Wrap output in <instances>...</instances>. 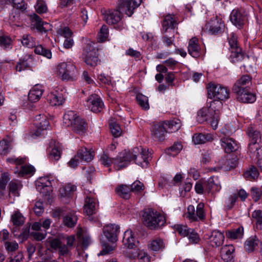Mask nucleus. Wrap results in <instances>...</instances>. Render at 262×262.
Returning a JSON list of instances; mask_svg holds the SVG:
<instances>
[{
  "label": "nucleus",
  "instance_id": "f257e3e1",
  "mask_svg": "<svg viewBox=\"0 0 262 262\" xmlns=\"http://www.w3.org/2000/svg\"><path fill=\"white\" fill-rule=\"evenodd\" d=\"M208 95L210 98H214L208 107H203L198 112L197 120L200 123L208 121L213 129L218 127L220 117L223 107V101L229 98L230 91L220 84L210 83L207 86Z\"/></svg>",
  "mask_w": 262,
  "mask_h": 262
},
{
  "label": "nucleus",
  "instance_id": "f03ea898",
  "mask_svg": "<svg viewBox=\"0 0 262 262\" xmlns=\"http://www.w3.org/2000/svg\"><path fill=\"white\" fill-rule=\"evenodd\" d=\"M149 152L147 150L144 149L142 146L137 147L132 151H124L119 154V159H116L115 165L118 169L125 167L128 162L135 160V163L142 167H147L148 165V158Z\"/></svg>",
  "mask_w": 262,
  "mask_h": 262
},
{
  "label": "nucleus",
  "instance_id": "7ed1b4c3",
  "mask_svg": "<svg viewBox=\"0 0 262 262\" xmlns=\"http://www.w3.org/2000/svg\"><path fill=\"white\" fill-rule=\"evenodd\" d=\"M141 3V0H118L117 9L105 11L104 18L109 25L117 24L121 21V12L130 16Z\"/></svg>",
  "mask_w": 262,
  "mask_h": 262
},
{
  "label": "nucleus",
  "instance_id": "20e7f679",
  "mask_svg": "<svg viewBox=\"0 0 262 262\" xmlns=\"http://www.w3.org/2000/svg\"><path fill=\"white\" fill-rule=\"evenodd\" d=\"M142 221L146 226L151 229H157L165 223L164 216L152 209L144 212L142 215Z\"/></svg>",
  "mask_w": 262,
  "mask_h": 262
},
{
  "label": "nucleus",
  "instance_id": "39448f33",
  "mask_svg": "<svg viewBox=\"0 0 262 262\" xmlns=\"http://www.w3.org/2000/svg\"><path fill=\"white\" fill-rule=\"evenodd\" d=\"M77 73V69L71 59L61 62L57 66V74L63 80L73 79Z\"/></svg>",
  "mask_w": 262,
  "mask_h": 262
},
{
  "label": "nucleus",
  "instance_id": "423d86ee",
  "mask_svg": "<svg viewBox=\"0 0 262 262\" xmlns=\"http://www.w3.org/2000/svg\"><path fill=\"white\" fill-rule=\"evenodd\" d=\"M35 120L37 122L35 123L36 129L28 135L29 139H35L43 136L46 134V131L50 128V123L46 116L39 114L36 116Z\"/></svg>",
  "mask_w": 262,
  "mask_h": 262
},
{
  "label": "nucleus",
  "instance_id": "0eeeda50",
  "mask_svg": "<svg viewBox=\"0 0 262 262\" xmlns=\"http://www.w3.org/2000/svg\"><path fill=\"white\" fill-rule=\"evenodd\" d=\"M228 39L231 49V61L235 63L244 59L246 56L242 52L241 49L237 46L236 36L231 33L229 36Z\"/></svg>",
  "mask_w": 262,
  "mask_h": 262
},
{
  "label": "nucleus",
  "instance_id": "6e6552de",
  "mask_svg": "<svg viewBox=\"0 0 262 262\" xmlns=\"http://www.w3.org/2000/svg\"><path fill=\"white\" fill-rule=\"evenodd\" d=\"M21 43L23 46L28 48L35 47L34 51L37 54L41 55L48 59L52 58V53L50 50L43 48L41 45L35 46L34 39L29 35H24L23 36Z\"/></svg>",
  "mask_w": 262,
  "mask_h": 262
},
{
  "label": "nucleus",
  "instance_id": "1a4fd4ad",
  "mask_svg": "<svg viewBox=\"0 0 262 262\" xmlns=\"http://www.w3.org/2000/svg\"><path fill=\"white\" fill-rule=\"evenodd\" d=\"M94 46V43H88L84 50L85 62L87 65L91 67L96 66L98 62L97 50Z\"/></svg>",
  "mask_w": 262,
  "mask_h": 262
},
{
  "label": "nucleus",
  "instance_id": "9d476101",
  "mask_svg": "<svg viewBox=\"0 0 262 262\" xmlns=\"http://www.w3.org/2000/svg\"><path fill=\"white\" fill-rule=\"evenodd\" d=\"M85 106L94 113L100 112L104 107V104L99 96L96 94L90 95L86 100Z\"/></svg>",
  "mask_w": 262,
  "mask_h": 262
},
{
  "label": "nucleus",
  "instance_id": "9b49d317",
  "mask_svg": "<svg viewBox=\"0 0 262 262\" xmlns=\"http://www.w3.org/2000/svg\"><path fill=\"white\" fill-rule=\"evenodd\" d=\"M206 30L212 34H216L222 32L224 28L225 25L222 19L217 16L212 18L205 26Z\"/></svg>",
  "mask_w": 262,
  "mask_h": 262
},
{
  "label": "nucleus",
  "instance_id": "f8f14e48",
  "mask_svg": "<svg viewBox=\"0 0 262 262\" xmlns=\"http://www.w3.org/2000/svg\"><path fill=\"white\" fill-rule=\"evenodd\" d=\"M103 232L109 242L115 243L118 239L120 227L115 224L107 225L103 227Z\"/></svg>",
  "mask_w": 262,
  "mask_h": 262
},
{
  "label": "nucleus",
  "instance_id": "ddd939ff",
  "mask_svg": "<svg viewBox=\"0 0 262 262\" xmlns=\"http://www.w3.org/2000/svg\"><path fill=\"white\" fill-rule=\"evenodd\" d=\"M53 182V180L48 177L39 178L36 182V189L40 193L47 195L51 191Z\"/></svg>",
  "mask_w": 262,
  "mask_h": 262
},
{
  "label": "nucleus",
  "instance_id": "4468645a",
  "mask_svg": "<svg viewBox=\"0 0 262 262\" xmlns=\"http://www.w3.org/2000/svg\"><path fill=\"white\" fill-rule=\"evenodd\" d=\"M247 134L250 141L249 144V150H254L257 149L259 147V143L261 141L260 133L254 128L250 127L247 129Z\"/></svg>",
  "mask_w": 262,
  "mask_h": 262
},
{
  "label": "nucleus",
  "instance_id": "2eb2a0df",
  "mask_svg": "<svg viewBox=\"0 0 262 262\" xmlns=\"http://www.w3.org/2000/svg\"><path fill=\"white\" fill-rule=\"evenodd\" d=\"M236 94L238 101L243 103H253L256 100V96L247 89L233 91Z\"/></svg>",
  "mask_w": 262,
  "mask_h": 262
},
{
  "label": "nucleus",
  "instance_id": "dca6fc26",
  "mask_svg": "<svg viewBox=\"0 0 262 262\" xmlns=\"http://www.w3.org/2000/svg\"><path fill=\"white\" fill-rule=\"evenodd\" d=\"M126 253L129 258L138 259L140 262H150V257L143 250L133 249L126 251Z\"/></svg>",
  "mask_w": 262,
  "mask_h": 262
},
{
  "label": "nucleus",
  "instance_id": "f3484780",
  "mask_svg": "<svg viewBox=\"0 0 262 262\" xmlns=\"http://www.w3.org/2000/svg\"><path fill=\"white\" fill-rule=\"evenodd\" d=\"M205 185V190L208 193L219 192L222 188L221 181L218 177L213 176L209 178Z\"/></svg>",
  "mask_w": 262,
  "mask_h": 262
},
{
  "label": "nucleus",
  "instance_id": "a211bd4d",
  "mask_svg": "<svg viewBox=\"0 0 262 262\" xmlns=\"http://www.w3.org/2000/svg\"><path fill=\"white\" fill-rule=\"evenodd\" d=\"M177 25L176 18L171 14L167 15L163 20L162 24V33L174 32V28Z\"/></svg>",
  "mask_w": 262,
  "mask_h": 262
},
{
  "label": "nucleus",
  "instance_id": "6ab92c4d",
  "mask_svg": "<svg viewBox=\"0 0 262 262\" xmlns=\"http://www.w3.org/2000/svg\"><path fill=\"white\" fill-rule=\"evenodd\" d=\"M166 129L163 123L155 124L151 128L152 137L155 140L161 141L164 139Z\"/></svg>",
  "mask_w": 262,
  "mask_h": 262
},
{
  "label": "nucleus",
  "instance_id": "aec40b11",
  "mask_svg": "<svg viewBox=\"0 0 262 262\" xmlns=\"http://www.w3.org/2000/svg\"><path fill=\"white\" fill-rule=\"evenodd\" d=\"M230 18L231 23L238 28H242L246 21L245 16L236 9L232 11Z\"/></svg>",
  "mask_w": 262,
  "mask_h": 262
},
{
  "label": "nucleus",
  "instance_id": "412c9836",
  "mask_svg": "<svg viewBox=\"0 0 262 262\" xmlns=\"http://www.w3.org/2000/svg\"><path fill=\"white\" fill-rule=\"evenodd\" d=\"M188 51L189 54L194 58H197L202 54L198 38L193 37L190 39L188 42Z\"/></svg>",
  "mask_w": 262,
  "mask_h": 262
},
{
  "label": "nucleus",
  "instance_id": "4be33fe9",
  "mask_svg": "<svg viewBox=\"0 0 262 262\" xmlns=\"http://www.w3.org/2000/svg\"><path fill=\"white\" fill-rule=\"evenodd\" d=\"M209 239L212 247H219L223 244L224 235L221 232L214 230L209 236Z\"/></svg>",
  "mask_w": 262,
  "mask_h": 262
},
{
  "label": "nucleus",
  "instance_id": "5701e85b",
  "mask_svg": "<svg viewBox=\"0 0 262 262\" xmlns=\"http://www.w3.org/2000/svg\"><path fill=\"white\" fill-rule=\"evenodd\" d=\"M222 146L226 152H231L237 150L238 145L236 142L232 138H223L221 139Z\"/></svg>",
  "mask_w": 262,
  "mask_h": 262
},
{
  "label": "nucleus",
  "instance_id": "b1692460",
  "mask_svg": "<svg viewBox=\"0 0 262 262\" xmlns=\"http://www.w3.org/2000/svg\"><path fill=\"white\" fill-rule=\"evenodd\" d=\"M234 251V248L232 245H225L223 247L221 250L222 259L226 262L232 261Z\"/></svg>",
  "mask_w": 262,
  "mask_h": 262
},
{
  "label": "nucleus",
  "instance_id": "393cba45",
  "mask_svg": "<svg viewBox=\"0 0 262 262\" xmlns=\"http://www.w3.org/2000/svg\"><path fill=\"white\" fill-rule=\"evenodd\" d=\"M87 127L85 121L79 117L71 128L75 133L81 135L85 133Z\"/></svg>",
  "mask_w": 262,
  "mask_h": 262
},
{
  "label": "nucleus",
  "instance_id": "a878e982",
  "mask_svg": "<svg viewBox=\"0 0 262 262\" xmlns=\"http://www.w3.org/2000/svg\"><path fill=\"white\" fill-rule=\"evenodd\" d=\"M79 117V116L75 112L68 111L63 115V123L66 126L71 128Z\"/></svg>",
  "mask_w": 262,
  "mask_h": 262
},
{
  "label": "nucleus",
  "instance_id": "bb28decb",
  "mask_svg": "<svg viewBox=\"0 0 262 262\" xmlns=\"http://www.w3.org/2000/svg\"><path fill=\"white\" fill-rule=\"evenodd\" d=\"M251 83V78L248 75H244L235 83L233 91L247 89Z\"/></svg>",
  "mask_w": 262,
  "mask_h": 262
},
{
  "label": "nucleus",
  "instance_id": "cd10ccee",
  "mask_svg": "<svg viewBox=\"0 0 262 262\" xmlns=\"http://www.w3.org/2000/svg\"><path fill=\"white\" fill-rule=\"evenodd\" d=\"M96 202L95 200L90 196H87L84 205V212L89 216L95 213L96 210Z\"/></svg>",
  "mask_w": 262,
  "mask_h": 262
},
{
  "label": "nucleus",
  "instance_id": "c85d7f7f",
  "mask_svg": "<svg viewBox=\"0 0 262 262\" xmlns=\"http://www.w3.org/2000/svg\"><path fill=\"white\" fill-rule=\"evenodd\" d=\"M123 243L128 250H132L135 246V238L133 232L127 230L124 233Z\"/></svg>",
  "mask_w": 262,
  "mask_h": 262
},
{
  "label": "nucleus",
  "instance_id": "c756f323",
  "mask_svg": "<svg viewBox=\"0 0 262 262\" xmlns=\"http://www.w3.org/2000/svg\"><path fill=\"white\" fill-rule=\"evenodd\" d=\"M43 93V90L39 85H35L30 91L28 94L29 100L35 102L39 100Z\"/></svg>",
  "mask_w": 262,
  "mask_h": 262
},
{
  "label": "nucleus",
  "instance_id": "7c9ffc66",
  "mask_svg": "<svg viewBox=\"0 0 262 262\" xmlns=\"http://www.w3.org/2000/svg\"><path fill=\"white\" fill-rule=\"evenodd\" d=\"M213 139V135L211 134H195L192 137V142L194 144H204L207 142L211 141Z\"/></svg>",
  "mask_w": 262,
  "mask_h": 262
},
{
  "label": "nucleus",
  "instance_id": "2f4dec72",
  "mask_svg": "<svg viewBox=\"0 0 262 262\" xmlns=\"http://www.w3.org/2000/svg\"><path fill=\"white\" fill-rule=\"evenodd\" d=\"M52 222V221L51 219L47 218L42 221L40 220L39 222L34 223L32 225L31 228L33 230L39 231L42 227L44 231L46 232V230L50 228Z\"/></svg>",
  "mask_w": 262,
  "mask_h": 262
},
{
  "label": "nucleus",
  "instance_id": "473e14b6",
  "mask_svg": "<svg viewBox=\"0 0 262 262\" xmlns=\"http://www.w3.org/2000/svg\"><path fill=\"white\" fill-rule=\"evenodd\" d=\"M32 23L33 26L41 31H46L50 29V25L47 23L42 22L41 18L36 14L32 16Z\"/></svg>",
  "mask_w": 262,
  "mask_h": 262
},
{
  "label": "nucleus",
  "instance_id": "72a5a7b5",
  "mask_svg": "<svg viewBox=\"0 0 262 262\" xmlns=\"http://www.w3.org/2000/svg\"><path fill=\"white\" fill-rule=\"evenodd\" d=\"M47 99L52 106L61 105L64 102V99L61 94L51 93L48 95Z\"/></svg>",
  "mask_w": 262,
  "mask_h": 262
},
{
  "label": "nucleus",
  "instance_id": "f704fd0d",
  "mask_svg": "<svg viewBox=\"0 0 262 262\" xmlns=\"http://www.w3.org/2000/svg\"><path fill=\"white\" fill-rule=\"evenodd\" d=\"M77 155L81 161H91L94 157V153L92 151L88 150L85 148H82L77 151Z\"/></svg>",
  "mask_w": 262,
  "mask_h": 262
},
{
  "label": "nucleus",
  "instance_id": "c9c22d12",
  "mask_svg": "<svg viewBox=\"0 0 262 262\" xmlns=\"http://www.w3.org/2000/svg\"><path fill=\"white\" fill-rule=\"evenodd\" d=\"M259 241L256 236H251L248 238L245 243V249L249 252L255 250L257 247Z\"/></svg>",
  "mask_w": 262,
  "mask_h": 262
},
{
  "label": "nucleus",
  "instance_id": "e433bc0d",
  "mask_svg": "<svg viewBox=\"0 0 262 262\" xmlns=\"http://www.w3.org/2000/svg\"><path fill=\"white\" fill-rule=\"evenodd\" d=\"M76 190V186L71 183L67 184L61 187L59 192L62 197H70Z\"/></svg>",
  "mask_w": 262,
  "mask_h": 262
},
{
  "label": "nucleus",
  "instance_id": "4c0bfd02",
  "mask_svg": "<svg viewBox=\"0 0 262 262\" xmlns=\"http://www.w3.org/2000/svg\"><path fill=\"white\" fill-rule=\"evenodd\" d=\"M149 249L153 251H160L165 248L163 241L161 238H156L150 242Z\"/></svg>",
  "mask_w": 262,
  "mask_h": 262
},
{
  "label": "nucleus",
  "instance_id": "58836bf2",
  "mask_svg": "<svg viewBox=\"0 0 262 262\" xmlns=\"http://www.w3.org/2000/svg\"><path fill=\"white\" fill-rule=\"evenodd\" d=\"M77 236L79 242L84 247H87L90 243V238L89 236L84 233V231L82 228H79L77 232Z\"/></svg>",
  "mask_w": 262,
  "mask_h": 262
},
{
  "label": "nucleus",
  "instance_id": "ea45409f",
  "mask_svg": "<svg viewBox=\"0 0 262 262\" xmlns=\"http://www.w3.org/2000/svg\"><path fill=\"white\" fill-rule=\"evenodd\" d=\"M117 194L121 197L127 199L130 196L131 190L129 186L126 185H121L116 189Z\"/></svg>",
  "mask_w": 262,
  "mask_h": 262
},
{
  "label": "nucleus",
  "instance_id": "a19ab883",
  "mask_svg": "<svg viewBox=\"0 0 262 262\" xmlns=\"http://www.w3.org/2000/svg\"><path fill=\"white\" fill-rule=\"evenodd\" d=\"M21 186L19 182H11L9 184V196L11 197L12 195L14 197L18 196V191L21 189Z\"/></svg>",
  "mask_w": 262,
  "mask_h": 262
},
{
  "label": "nucleus",
  "instance_id": "79ce46f5",
  "mask_svg": "<svg viewBox=\"0 0 262 262\" xmlns=\"http://www.w3.org/2000/svg\"><path fill=\"white\" fill-rule=\"evenodd\" d=\"M5 2L21 11H24L27 9V5L24 0H5Z\"/></svg>",
  "mask_w": 262,
  "mask_h": 262
},
{
  "label": "nucleus",
  "instance_id": "37998d69",
  "mask_svg": "<svg viewBox=\"0 0 262 262\" xmlns=\"http://www.w3.org/2000/svg\"><path fill=\"white\" fill-rule=\"evenodd\" d=\"M119 159V155L115 159H112L109 156L106 154L103 153L102 155H101L100 157V162L105 166L108 167L110 166L113 163H115L116 159ZM115 168L117 170H119L118 169V167H117L115 164H114Z\"/></svg>",
  "mask_w": 262,
  "mask_h": 262
},
{
  "label": "nucleus",
  "instance_id": "c03bdc74",
  "mask_svg": "<svg viewBox=\"0 0 262 262\" xmlns=\"http://www.w3.org/2000/svg\"><path fill=\"white\" fill-rule=\"evenodd\" d=\"M11 149V140L8 139H4L0 141V154L6 155L8 153Z\"/></svg>",
  "mask_w": 262,
  "mask_h": 262
},
{
  "label": "nucleus",
  "instance_id": "a18cd8bd",
  "mask_svg": "<svg viewBox=\"0 0 262 262\" xmlns=\"http://www.w3.org/2000/svg\"><path fill=\"white\" fill-rule=\"evenodd\" d=\"M137 100L140 106L144 110H147L149 108L148 97L142 94H138L136 96Z\"/></svg>",
  "mask_w": 262,
  "mask_h": 262
},
{
  "label": "nucleus",
  "instance_id": "49530a36",
  "mask_svg": "<svg viewBox=\"0 0 262 262\" xmlns=\"http://www.w3.org/2000/svg\"><path fill=\"white\" fill-rule=\"evenodd\" d=\"M11 221L16 226H20L24 224L25 218L18 211H15L11 216Z\"/></svg>",
  "mask_w": 262,
  "mask_h": 262
},
{
  "label": "nucleus",
  "instance_id": "de8ad7c7",
  "mask_svg": "<svg viewBox=\"0 0 262 262\" xmlns=\"http://www.w3.org/2000/svg\"><path fill=\"white\" fill-rule=\"evenodd\" d=\"M10 178L7 173H4L0 178V197L4 195L6 186Z\"/></svg>",
  "mask_w": 262,
  "mask_h": 262
},
{
  "label": "nucleus",
  "instance_id": "09e8293b",
  "mask_svg": "<svg viewBox=\"0 0 262 262\" xmlns=\"http://www.w3.org/2000/svg\"><path fill=\"white\" fill-rule=\"evenodd\" d=\"M244 233V229L243 227H238L236 229L228 231V236L232 239H236L242 237Z\"/></svg>",
  "mask_w": 262,
  "mask_h": 262
},
{
  "label": "nucleus",
  "instance_id": "8fccbe9b",
  "mask_svg": "<svg viewBox=\"0 0 262 262\" xmlns=\"http://www.w3.org/2000/svg\"><path fill=\"white\" fill-rule=\"evenodd\" d=\"M261 195L262 190L261 189L256 187H251L250 189V196L254 202L258 201L260 199Z\"/></svg>",
  "mask_w": 262,
  "mask_h": 262
},
{
  "label": "nucleus",
  "instance_id": "3c124183",
  "mask_svg": "<svg viewBox=\"0 0 262 262\" xmlns=\"http://www.w3.org/2000/svg\"><path fill=\"white\" fill-rule=\"evenodd\" d=\"M35 172V168L31 165H24L21 167V169L18 172L19 176H24L26 175H32Z\"/></svg>",
  "mask_w": 262,
  "mask_h": 262
},
{
  "label": "nucleus",
  "instance_id": "603ef678",
  "mask_svg": "<svg viewBox=\"0 0 262 262\" xmlns=\"http://www.w3.org/2000/svg\"><path fill=\"white\" fill-rule=\"evenodd\" d=\"M108 36V31L107 26L103 25L98 33V40L99 42L105 41Z\"/></svg>",
  "mask_w": 262,
  "mask_h": 262
},
{
  "label": "nucleus",
  "instance_id": "864d4df0",
  "mask_svg": "<svg viewBox=\"0 0 262 262\" xmlns=\"http://www.w3.org/2000/svg\"><path fill=\"white\" fill-rule=\"evenodd\" d=\"M162 34H163L162 38L163 43L168 47L171 45L174 41V32H168Z\"/></svg>",
  "mask_w": 262,
  "mask_h": 262
},
{
  "label": "nucleus",
  "instance_id": "5fc2aeb1",
  "mask_svg": "<svg viewBox=\"0 0 262 262\" xmlns=\"http://www.w3.org/2000/svg\"><path fill=\"white\" fill-rule=\"evenodd\" d=\"M170 131L171 132H174L178 130L181 126V121L178 119H175L170 121L168 124Z\"/></svg>",
  "mask_w": 262,
  "mask_h": 262
},
{
  "label": "nucleus",
  "instance_id": "6e6d98bb",
  "mask_svg": "<svg viewBox=\"0 0 262 262\" xmlns=\"http://www.w3.org/2000/svg\"><path fill=\"white\" fill-rule=\"evenodd\" d=\"M182 148L183 146L180 143H175L168 149V153L171 156H175L181 151Z\"/></svg>",
  "mask_w": 262,
  "mask_h": 262
},
{
  "label": "nucleus",
  "instance_id": "4d7b16f0",
  "mask_svg": "<svg viewBox=\"0 0 262 262\" xmlns=\"http://www.w3.org/2000/svg\"><path fill=\"white\" fill-rule=\"evenodd\" d=\"M174 229L182 236H186L189 232V229L186 225L176 224L173 226Z\"/></svg>",
  "mask_w": 262,
  "mask_h": 262
},
{
  "label": "nucleus",
  "instance_id": "13d9d810",
  "mask_svg": "<svg viewBox=\"0 0 262 262\" xmlns=\"http://www.w3.org/2000/svg\"><path fill=\"white\" fill-rule=\"evenodd\" d=\"M11 39L8 36L5 35H0V46L5 48H10L11 46Z\"/></svg>",
  "mask_w": 262,
  "mask_h": 262
},
{
  "label": "nucleus",
  "instance_id": "bf43d9fd",
  "mask_svg": "<svg viewBox=\"0 0 262 262\" xmlns=\"http://www.w3.org/2000/svg\"><path fill=\"white\" fill-rule=\"evenodd\" d=\"M77 220V216L74 214L68 215L64 219V224L68 227H73L76 223Z\"/></svg>",
  "mask_w": 262,
  "mask_h": 262
},
{
  "label": "nucleus",
  "instance_id": "052dcab7",
  "mask_svg": "<svg viewBox=\"0 0 262 262\" xmlns=\"http://www.w3.org/2000/svg\"><path fill=\"white\" fill-rule=\"evenodd\" d=\"M110 129L113 135L115 137H119L122 134V130L118 124L116 122H111L110 124Z\"/></svg>",
  "mask_w": 262,
  "mask_h": 262
},
{
  "label": "nucleus",
  "instance_id": "680f3d73",
  "mask_svg": "<svg viewBox=\"0 0 262 262\" xmlns=\"http://www.w3.org/2000/svg\"><path fill=\"white\" fill-rule=\"evenodd\" d=\"M187 236L191 243L196 244L200 241V237L198 234L193 229H190Z\"/></svg>",
  "mask_w": 262,
  "mask_h": 262
},
{
  "label": "nucleus",
  "instance_id": "e2e57ef3",
  "mask_svg": "<svg viewBox=\"0 0 262 262\" xmlns=\"http://www.w3.org/2000/svg\"><path fill=\"white\" fill-rule=\"evenodd\" d=\"M259 176V172L255 167H252L245 173L246 178L250 180H255Z\"/></svg>",
  "mask_w": 262,
  "mask_h": 262
},
{
  "label": "nucleus",
  "instance_id": "0e129e2a",
  "mask_svg": "<svg viewBox=\"0 0 262 262\" xmlns=\"http://www.w3.org/2000/svg\"><path fill=\"white\" fill-rule=\"evenodd\" d=\"M204 204L202 203H199L196 207V216L198 220H203L205 217V214L204 210Z\"/></svg>",
  "mask_w": 262,
  "mask_h": 262
},
{
  "label": "nucleus",
  "instance_id": "69168bd1",
  "mask_svg": "<svg viewBox=\"0 0 262 262\" xmlns=\"http://www.w3.org/2000/svg\"><path fill=\"white\" fill-rule=\"evenodd\" d=\"M237 163V159L236 157L227 159L225 163V168L230 169L235 168Z\"/></svg>",
  "mask_w": 262,
  "mask_h": 262
},
{
  "label": "nucleus",
  "instance_id": "338daca9",
  "mask_svg": "<svg viewBox=\"0 0 262 262\" xmlns=\"http://www.w3.org/2000/svg\"><path fill=\"white\" fill-rule=\"evenodd\" d=\"M35 9L38 13H43L47 12V7L43 0H37Z\"/></svg>",
  "mask_w": 262,
  "mask_h": 262
},
{
  "label": "nucleus",
  "instance_id": "774afa93",
  "mask_svg": "<svg viewBox=\"0 0 262 262\" xmlns=\"http://www.w3.org/2000/svg\"><path fill=\"white\" fill-rule=\"evenodd\" d=\"M61 156V149L58 146H55L50 152V157L52 160H58Z\"/></svg>",
  "mask_w": 262,
  "mask_h": 262
}]
</instances>
